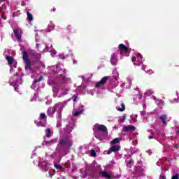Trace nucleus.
Listing matches in <instances>:
<instances>
[{"label": "nucleus", "instance_id": "obj_1", "mask_svg": "<svg viewBox=\"0 0 179 179\" xmlns=\"http://www.w3.org/2000/svg\"><path fill=\"white\" fill-rule=\"evenodd\" d=\"M22 59L26 71H31V62H30V59H29V54L25 50L22 51Z\"/></svg>", "mask_w": 179, "mask_h": 179}, {"label": "nucleus", "instance_id": "obj_2", "mask_svg": "<svg viewBox=\"0 0 179 179\" xmlns=\"http://www.w3.org/2000/svg\"><path fill=\"white\" fill-rule=\"evenodd\" d=\"M52 108H55V111L57 112L59 120H62V111L64 110V105H62L61 103H56Z\"/></svg>", "mask_w": 179, "mask_h": 179}, {"label": "nucleus", "instance_id": "obj_3", "mask_svg": "<svg viewBox=\"0 0 179 179\" xmlns=\"http://www.w3.org/2000/svg\"><path fill=\"white\" fill-rule=\"evenodd\" d=\"M59 145H62V146L66 145L69 149H71L73 145V141H72V140H71V138L67 136L61 139L59 142Z\"/></svg>", "mask_w": 179, "mask_h": 179}, {"label": "nucleus", "instance_id": "obj_4", "mask_svg": "<svg viewBox=\"0 0 179 179\" xmlns=\"http://www.w3.org/2000/svg\"><path fill=\"white\" fill-rule=\"evenodd\" d=\"M109 78H110V76H104L103 78H102L99 82H97L96 83V87L99 89L100 86H103V85H106V83H107V80H108Z\"/></svg>", "mask_w": 179, "mask_h": 179}, {"label": "nucleus", "instance_id": "obj_5", "mask_svg": "<svg viewBox=\"0 0 179 179\" xmlns=\"http://www.w3.org/2000/svg\"><path fill=\"white\" fill-rule=\"evenodd\" d=\"M120 149H121V146L113 145L111 148H110L109 150H108L107 155H111L113 152L114 153H117V152H118V150H120Z\"/></svg>", "mask_w": 179, "mask_h": 179}, {"label": "nucleus", "instance_id": "obj_6", "mask_svg": "<svg viewBox=\"0 0 179 179\" xmlns=\"http://www.w3.org/2000/svg\"><path fill=\"white\" fill-rule=\"evenodd\" d=\"M159 119L162 122V127H167V115H161Z\"/></svg>", "mask_w": 179, "mask_h": 179}, {"label": "nucleus", "instance_id": "obj_7", "mask_svg": "<svg viewBox=\"0 0 179 179\" xmlns=\"http://www.w3.org/2000/svg\"><path fill=\"white\" fill-rule=\"evenodd\" d=\"M118 48L120 51H123V52H128V51H129V52H131V49H129L127 45L122 43L119 45Z\"/></svg>", "mask_w": 179, "mask_h": 179}, {"label": "nucleus", "instance_id": "obj_8", "mask_svg": "<svg viewBox=\"0 0 179 179\" xmlns=\"http://www.w3.org/2000/svg\"><path fill=\"white\" fill-rule=\"evenodd\" d=\"M136 128L134 125L125 126L123 127L124 132H129V131H134Z\"/></svg>", "mask_w": 179, "mask_h": 179}, {"label": "nucleus", "instance_id": "obj_9", "mask_svg": "<svg viewBox=\"0 0 179 179\" xmlns=\"http://www.w3.org/2000/svg\"><path fill=\"white\" fill-rule=\"evenodd\" d=\"M132 62H134V65H136L137 66H141V65H143L142 59H136V57H133L131 58Z\"/></svg>", "mask_w": 179, "mask_h": 179}, {"label": "nucleus", "instance_id": "obj_10", "mask_svg": "<svg viewBox=\"0 0 179 179\" xmlns=\"http://www.w3.org/2000/svg\"><path fill=\"white\" fill-rule=\"evenodd\" d=\"M56 111H55V108H52L51 109V108H48L47 110V115L49 116L50 118H53L54 117V114H55Z\"/></svg>", "mask_w": 179, "mask_h": 179}, {"label": "nucleus", "instance_id": "obj_11", "mask_svg": "<svg viewBox=\"0 0 179 179\" xmlns=\"http://www.w3.org/2000/svg\"><path fill=\"white\" fill-rule=\"evenodd\" d=\"M96 131H101L103 134L107 133V127L105 125L103 124H99Z\"/></svg>", "mask_w": 179, "mask_h": 179}, {"label": "nucleus", "instance_id": "obj_12", "mask_svg": "<svg viewBox=\"0 0 179 179\" xmlns=\"http://www.w3.org/2000/svg\"><path fill=\"white\" fill-rule=\"evenodd\" d=\"M110 63L112 65H116L117 64V55L115 54H113L110 57Z\"/></svg>", "mask_w": 179, "mask_h": 179}, {"label": "nucleus", "instance_id": "obj_13", "mask_svg": "<svg viewBox=\"0 0 179 179\" xmlns=\"http://www.w3.org/2000/svg\"><path fill=\"white\" fill-rule=\"evenodd\" d=\"M99 174H101V176H102V177H103L104 178H106V179L111 178V175H110V173H108V172L100 171Z\"/></svg>", "mask_w": 179, "mask_h": 179}, {"label": "nucleus", "instance_id": "obj_14", "mask_svg": "<svg viewBox=\"0 0 179 179\" xmlns=\"http://www.w3.org/2000/svg\"><path fill=\"white\" fill-rule=\"evenodd\" d=\"M59 80H61L62 83H68V82H69V78H66L64 75H60Z\"/></svg>", "mask_w": 179, "mask_h": 179}, {"label": "nucleus", "instance_id": "obj_15", "mask_svg": "<svg viewBox=\"0 0 179 179\" xmlns=\"http://www.w3.org/2000/svg\"><path fill=\"white\" fill-rule=\"evenodd\" d=\"M13 33L17 38V40H21L22 39V35L19 34V30L18 29H14Z\"/></svg>", "mask_w": 179, "mask_h": 179}, {"label": "nucleus", "instance_id": "obj_16", "mask_svg": "<svg viewBox=\"0 0 179 179\" xmlns=\"http://www.w3.org/2000/svg\"><path fill=\"white\" fill-rule=\"evenodd\" d=\"M6 59L8 61V65H12L13 64V62L15 61L12 56H7Z\"/></svg>", "mask_w": 179, "mask_h": 179}, {"label": "nucleus", "instance_id": "obj_17", "mask_svg": "<svg viewBox=\"0 0 179 179\" xmlns=\"http://www.w3.org/2000/svg\"><path fill=\"white\" fill-rule=\"evenodd\" d=\"M58 142V138H53L50 141H46L45 145H52V143H57Z\"/></svg>", "mask_w": 179, "mask_h": 179}, {"label": "nucleus", "instance_id": "obj_18", "mask_svg": "<svg viewBox=\"0 0 179 179\" xmlns=\"http://www.w3.org/2000/svg\"><path fill=\"white\" fill-rule=\"evenodd\" d=\"M52 30H54V24H50L48 26V29L45 30V31L46 33H50Z\"/></svg>", "mask_w": 179, "mask_h": 179}, {"label": "nucleus", "instance_id": "obj_19", "mask_svg": "<svg viewBox=\"0 0 179 179\" xmlns=\"http://www.w3.org/2000/svg\"><path fill=\"white\" fill-rule=\"evenodd\" d=\"M117 111H125V104L121 103L119 107L117 108Z\"/></svg>", "mask_w": 179, "mask_h": 179}, {"label": "nucleus", "instance_id": "obj_20", "mask_svg": "<svg viewBox=\"0 0 179 179\" xmlns=\"http://www.w3.org/2000/svg\"><path fill=\"white\" fill-rule=\"evenodd\" d=\"M46 138H51L52 134L51 133V129L48 128L45 129Z\"/></svg>", "mask_w": 179, "mask_h": 179}, {"label": "nucleus", "instance_id": "obj_21", "mask_svg": "<svg viewBox=\"0 0 179 179\" xmlns=\"http://www.w3.org/2000/svg\"><path fill=\"white\" fill-rule=\"evenodd\" d=\"M39 120H44L47 121V115L44 113H41L39 116Z\"/></svg>", "mask_w": 179, "mask_h": 179}, {"label": "nucleus", "instance_id": "obj_22", "mask_svg": "<svg viewBox=\"0 0 179 179\" xmlns=\"http://www.w3.org/2000/svg\"><path fill=\"white\" fill-rule=\"evenodd\" d=\"M120 138H116L110 142V145H115V143H120Z\"/></svg>", "mask_w": 179, "mask_h": 179}, {"label": "nucleus", "instance_id": "obj_23", "mask_svg": "<svg viewBox=\"0 0 179 179\" xmlns=\"http://www.w3.org/2000/svg\"><path fill=\"white\" fill-rule=\"evenodd\" d=\"M27 19L29 22H31V20H33V15H31V13H30L29 12H27Z\"/></svg>", "mask_w": 179, "mask_h": 179}, {"label": "nucleus", "instance_id": "obj_24", "mask_svg": "<svg viewBox=\"0 0 179 179\" xmlns=\"http://www.w3.org/2000/svg\"><path fill=\"white\" fill-rule=\"evenodd\" d=\"M54 166L57 170H62V166H61L60 164H55Z\"/></svg>", "mask_w": 179, "mask_h": 179}, {"label": "nucleus", "instance_id": "obj_25", "mask_svg": "<svg viewBox=\"0 0 179 179\" xmlns=\"http://www.w3.org/2000/svg\"><path fill=\"white\" fill-rule=\"evenodd\" d=\"M146 93H147L148 96H152V94H153L154 92H153V90H148L146 91Z\"/></svg>", "mask_w": 179, "mask_h": 179}, {"label": "nucleus", "instance_id": "obj_26", "mask_svg": "<svg viewBox=\"0 0 179 179\" xmlns=\"http://www.w3.org/2000/svg\"><path fill=\"white\" fill-rule=\"evenodd\" d=\"M57 127H61V120H62V119H59L57 116Z\"/></svg>", "mask_w": 179, "mask_h": 179}, {"label": "nucleus", "instance_id": "obj_27", "mask_svg": "<svg viewBox=\"0 0 179 179\" xmlns=\"http://www.w3.org/2000/svg\"><path fill=\"white\" fill-rule=\"evenodd\" d=\"M90 155L92 157H96V151L94 150H92L90 152Z\"/></svg>", "mask_w": 179, "mask_h": 179}, {"label": "nucleus", "instance_id": "obj_28", "mask_svg": "<svg viewBox=\"0 0 179 179\" xmlns=\"http://www.w3.org/2000/svg\"><path fill=\"white\" fill-rule=\"evenodd\" d=\"M43 79V76H40L38 79L35 80V83H38V82H41Z\"/></svg>", "mask_w": 179, "mask_h": 179}, {"label": "nucleus", "instance_id": "obj_29", "mask_svg": "<svg viewBox=\"0 0 179 179\" xmlns=\"http://www.w3.org/2000/svg\"><path fill=\"white\" fill-rule=\"evenodd\" d=\"M37 127H42L43 128H45V124H44L43 122H39L38 124H37Z\"/></svg>", "mask_w": 179, "mask_h": 179}, {"label": "nucleus", "instance_id": "obj_30", "mask_svg": "<svg viewBox=\"0 0 179 179\" xmlns=\"http://www.w3.org/2000/svg\"><path fill=\"white\" fill-rule=\"evenodd\" d=\"M66 30L69 33H71L72 31V27L71 25L67 26Z\"/></svg>", "mask_w": 179, "mask_h": 179}, {"label": "nucleus", "instance_id": "obj_31", "mask_svg": "<svg viewBox=\"0 0 179 179\" xmlns=\"http://www.w3.org/2000/svg\"><path fill=\"white\" fill-rule=\"evenodd\" d=\"M79 114H82V111L79 110V111H76L73 114L74 117H78V115H79Z\"/></svg>", "mask_w": 179, "mask_h": 179}, {"label": "nucleus", "instance_id": "obj_32", "mask_svg": "<svg viewBox=\"0 0 179 179\" xmlns=\"http://www.w3.org/2000/svg\"><path fill=\"white\" fill-rule=\"evenodd\" d=\"M136 59H142V55L141 53H137V56L136 57Z\"/></svg>", "mask_w": 179, "mask_h": 179}, {"label": "nucleus", "instance_id": "obj_33", "mask_svg": "<svg viewBox=\"0 0 179 179\" xmlns=\"http://www.w3.org/2000/svg\"><path fill=\"white\" fill-rule=\"evenodd\" d=\"M171 179H179L178 174H175L172 176Z\"/></svg>", "mask_w": 179, "mask_h": 179}, {"label": "nucleus", "instance_id": "obj_34", "mask_svg": "<svg viewBox=\"0 0 179 179\" xmlns=\"http://www.w3.org/2000/svg\"><path fill=\"white\" fill-rule=\"evenodd\" d=\"M129 164H132V159L126 162V166H129Z\"/></svg>", "mask_w": 179, "mask_h": 179}, {"label": "nucleus", "instance_id": "obj_35", "mask_svg": "<svg viewBox=\"0 0 179 179\" xmlns=\"http://www.w3.org/2000/svg\"><path fill=\"white\" fill-rule=\"evenodd\" d=\"M141 115H146V113H145L144 111L141 112Z\"/></svg>", "mask_w": 179, "mask_h": 179}, {"label": "nucleus", "instance_id": "obj_36", "mask_svg": "<svg viewBox=\"0 0 179 179\" xmlns=\"http://www.w3.org/2000/svg\"><path fill=\"white\" fill-rule=\"evenodd\" d=\"M76 100H78V96H75L73 99V101H76Z\"/></svg>", "mask_w": 179, "mask_h": 179}, {"label": "nucleus", "instance_id": "obj_37", "mask_svg": "<svg viewBox=\"0 0 179 179\" xmlns=\"http://www.w3.org/2000/svg\"><path fill=\"white\" fill-rule=\"evenodd\" d=\"M148 138H149V139H153L154 137H153V136H150L148 137Z\"/></svg>", "mask_w": 179, "mask_h": 179}, {"label": "nucleus", "instance_id": "obj_38", "mask_svg": "<svg viewBox=\"0 0 179 179\" xmlns=\"http://www.w3.org/2000/svg\"><path fill=\"white\" fill-rule=\"evenodd\" d=\"M161 179H166V176H162Z\"/></svg>", "mask_w": 179, "mask_h": 179}, {"label": "nucleus", "instance_id": "obj_39", "mask_svg": "<svg viewBox=\"0 0 179 179\" xmlns=\"http://www.w3.org/2000/svg\"><path fill=\"white\" fill-rule=\"evenodd\" d=\"M113 79H115V80H118V78H117V76L115 77L113 76Z\"/></svg>", "mask_w": 179, "mask_h": 179}, {"label": "nucleus", "instance_id": "obj_40", "mask_svg": "<svg viewBox=\"0 0 179 179\" xmlns=\"http://www.w3.org/2000/svg\"><path fill=\"white\" fill-rule=\"evenodd\" d=\"M70 89L69 88H67L66 90H64V92H69Z\"/></svg>", "mask_w": 179, "mask_h": 179}, {"label": "nucleus", "instance_id": "obj_41", "mask_svg": "<svg viewBox=\"0 0 179 179\" xmlns=\"http://www.w3.org/2000/svg\"><path fill=\"white\" fill-rule=\"evenodd\" d=\"M52 10H53V12H55L56 8L55 7H53Z\"/></svg>", "mask_w": 179, "mask_h": 179}, {"label": "nucleus", "instance_id": "obj_42", "mask_svg": "<svg viewBox=\"0 0 179 179\" xmlns=\"http://www.w3.org/2000/svg\"><path fill=\"white\" fill-rule=\"evenodd\" d=\"M15 92H17V87H15Z\"/></svg>", "mask_w": 179, "mask_h": 179}, {"label": "nucleus", "instance_id": "obj_43", "mask_svg": "<svg viewBox=\"0 0 179 179\" xmlns=\"http://www.w3.org/2000/svg\"><path fill=\"white\" fill-rule=\"evenodd\" d=\"M73 64H76V61L74 60V61H73Z\"/></svg>", "mask_w": 179, "mask_h": 179}, {"label": "nucleus", "instance_id": "obj_44", "mask_svg": "<svg viewBox=\"0 0 179 179\" xmlns=\"http://www.w3.org/2000/svg\"><path fill=\"white\" fill-rule=\"evenodd\" d=\"M130 157H132V156H131V155H130Z\"/></svg>", "mask_w": 179, "mask_h": 179}, {"label": "nucleus", "instance_id": "obj_45", "mask_svg": "<svg viewBox=\"0 0 179 179\" xmlns=\"http://www.w3.org/2000/svg\"><path fill=\"white\" fill-rule=\"evenodd\" d=\"M3 1H8V0H3Z\"/></svg>", "mask_w": 179, "mask_h": 179}]
</instances>
